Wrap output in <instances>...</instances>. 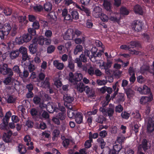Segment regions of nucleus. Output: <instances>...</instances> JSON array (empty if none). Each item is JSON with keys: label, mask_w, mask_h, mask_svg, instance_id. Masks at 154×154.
Listing matches in <instances>:
<instances>
[{"label": "nucleus", "mask_w": 154, "mask_h": 154, "mask_svg": "<svg viewBox=\"0 0 154 154\" xmlns=\"http://www.w3.org/2000/svg\"><path fill=\"white\" fill-rule=\"evenodd\" d=\"M82 33V32L78 29H69L66 32L63 38L66 40H71L75 37V35L78 37Z\"/></svg>", "instance_id": "obj_1"}, {"label": "nucleus", "mask_w": 154, "mask_h": 154, "mask_svg": "<svg viewBox=\"0 0 154 154\" xmlns=\"http://www.w3.org/2000/svg\"><path fill=\"white\" fill-rule=\"evenodd\" d=\"M147 122V130L148 132L151 133L154 131V115L152 114L149 117L145 119Z\"/></svg>", "instance_id": "obj_2"}, {"label": "nucleus", "mask_w": 154, "mask_h": 154, "mask_svg": "<svg viewBox=\"0 0 154 154\" xmlns=\"http://www.w3.org/2000/svg\"><path fill=\"white\" fill-rule=\"evenodd\" d=\"M82 78V75L80 73H75L74 75L73 73L70 72L69 74V80L73 84H75L76 81H81Z\"/></svg>", "instance_id": "obj_3"}, {"label": "nucleus", "mask_w": 154, "mask_h": 154, "mask_svg": "<svg viewBox=\"0 0 154 154\" xmlns=\"http://www.w3.org/2000/svg\"><path fill=\"white\" fill-rule=\"evenodd\" d=\"M11 27L9 24L6 23L2 26L0 34L1 39H3L5 35H7L11 30Z\"/></svg>", "instance_id": "obj_4"}, {"label": "nucleus", "mask_w": 154, "mask_h": 154, "mask_svg": "<svg viewBox=\"0 0 154 154\" xmlns=\"http://www.w3.org/2000/svg\"><path fill=\"white\" fill-rule=\"evenodd\" d=\"M0 72L4 75L8 74L9 75L12 76L13 75L11 69L8 68V65L6 64L0 65Z\"/></svg>", "instance_id": "obj_5"}, {"label": "nucleus", "mask_w": 154, "mask_h": 154, "mask_svg": "<svg viewBox=\"0 0 154 154\" xmlns=\"http://www.w3.org/2000/svg\"><path fill=\"white\" fill-rule=\"evenodd\" d=\"M59 109V107L57 106L56 103L49 102L47 105V110L51 113H53L54 111L58 112Z\"/></svg>", "instance_id": "obj_6"}, {"label": "nucleus", "mask_w": 154, "mask_h": 154, "mask_svg": "<svg viewBox=\"0 0 154 154\" xmlns=\"http://www.w3.org/2000/svg\"><path fill=\"white\" fill-rule=\"evenodd\" d=\"M136 89H137V91L141 94H147L151 93L150 88L145 85H143L142 88L137 87Z\"/></svg>", "instance_id": "obj_7"}, {"label": "nucleus", "mask_w": 154, "mask_h": 154, "mask_svg": "<svg viewBox=\"0 0 154 154\" xmlns=\"http://www.w3.org/2000/svg\"><path fill=\"white\" fill-rule=\"evenodd\" d=\"M147 141L145 139H143L142 142V144H140L138 146V154H144L140 151L142 150V149L144 151H146L149 147L148 146Z\"/></svg>", "instance_id": "obj_8"}, {"label": "nucleus", "mask_w": 154, "mask_h": 154, "mask_svg": "<svg viewBox=\"0 0 154 154\" xmlns=\"http://www.w3.org/2000/svg\"><path fill=\"white\" fill-rule=\"evenodd\" d=\"M58 105L59 108L58 111L59 110L61 111V112H60L57 116V117L60 120H62L64 119L66 117V115L64 112L65 111V108L63 106H60L59 103H58Z\"/></svg>", "instance_id": "obj_9"}, {"label": "nucleus", "mask_w": 154, "mask_h": 154, "mask_svg": "<svg viewBox=\"0 0 154 154\" xmlns=\"http://www.w3.org/2000/svg\"><path fill=\"white\" fill-rule=\"evenodd\" d=\"M143 24L142 22L139 20L134 21L132 25V29L135 31H140L141 29Z\"/></svg>", "instance_id": "obj_10"}, {"label": "nucleus", "mask_w": 154, "mask_h": 154, "mask_svg": "<svg viewBox=\"0 0 154 154\" xmlns=\"http://www.w3.org/2000/svg\"><path fill=\"white\" fill-rule=\"evenodd\" d=\"M153 99V95L151 93L149 96H142L141 97L140 100V103L142 104H146L152 101Z\"/></svg>", "instance_id": "obj_11"}, {"label": "nucleus", "mask_w": 154, "mask_h": 154, "mask_svg": "<svg viewBox=\"0 0 154 154\" xmlns=\"http://www.w3.org/2000/svg\"><path fill=\"white\" fill-rule=\"evenodd\" d=\"M152 68L149 69V67L148 66L146 65H143L140 68V72L142 73H143L149 69V71L151 73L153 74L154 75V61L153 62L152 66H151Z\"/></svg>", "instance_id": "obj_12"}, {"label": "nucleus", "mask_w": 154, "mask_h": 154, "mask_svg": "<svg viewBox=\"0 0 154 154\" xmlns=\"http://www.w3.org/2000/svg\"><path fill=\"white\" fill-rule=\"evenodd\" d=\"M44 40L45 37L42 36H40L33 39L32 42L36 45L38 44L41 45H43L44 44Z\"/></svg>", "instance_id": "obj_13"}, {"label": "nucleus", "mask_w": 154, "mask_h": 154, "mask_svg": "<svg viewBox=\"0 0 154 154\" xmlns=\"http://www.w3.org/2000/svg\"><path fill=\"white\" fill-rule=\"evenodd\" d=\"M24 141L26 143V145L29 146L30 145V146H29L28 148L29 149H32L33 148V143L31 142V138L29 135H26L23 138Z\"/></svg>", "instance_id": "obj_14"}, {"label": "nucleus", "mask_w": 154, "mask_h": 154, "mask_svg": "<svg viewBox=\"0 0 154 154\" xmlns=\"http://www.w3.org/2000/svg\"><path fill=\"white\" fill-rule=\"evenodd\" d=\"M53 64L55 67L59 70L63 69L64 67L63 63H60L59 60H55L53 61Z\"/></svg>", "instance_id": "obj_15"}, {"label": "nucleus", "mask_w": 154, "mask_h": 154, "mask_svg": "<svg viewBox=\"0 0 154 154\" xmlns=\"http://www.w3.org/2000/svg\"><path fill=\"white\" fill-rule=\"evenodd\" d=\"M86 93L88 94V97L91 98H93L94 96V91L93 89H90L88 86H86L85 87L84 90Z\"/></svg>", "instance_id": "obj_16"}, {"label": "nucleus", "mask_w": 154, "mask_h": 154, "mask_svg": "<svg viewBox=\"0 0 154 154\" xmlns=\"http://www.w3.org/2000/svg\"><path fill=\"white\" fill-rule=\"evenodd\" d=\"M12 134V132L9 131L7 133H5L3 134V139L6 142H9L10 141V137Z\"/></svg>", "instance_id": "obj_17"}, {"label": "nucleus", "mask_w": 154, "mask_h": 154, "mask_svg": "<svg viewBox=\"0 0 154 154\" xmlns=\"http://www.w3.org/2000/svg\"><path fill=\"white\" fill-rule=\"evenodd\" d=\"M38 86L43 87L45 88H49L50 87V83L49 82V79L48 78H46L45 81L42 82L39 85V84H37Z\"/></svg>", "instance_id": "obj_18"}, {"label": "nucleus", "mask_w": 154, "mask_h": 154, "mask_svg": "<svg viewBox=\"0 0 154 154\" xmlns=\"http://www.w3.org/2000/svg\"><path fill=\"white\" fill-rule=\"evenodd\" d=\"M63 100L64 101V105L67 106V105L66 104V103H72L73 100V98L69 95L66 94L64 95L63 96Z\"/></svg>", "instance_id": "obj_19"}, {"label": "nucleus", "mask_w": 154, "mask_h": 154, "mask_svg": "<svg viewBox=\"0 0 154 154\" xmlns=\"http://www.w3.org/2000/svg\"><path fill=\"white\" fill-rule=\"evenodd\" d=\"M75 121L78 124L81 123L82 122L83 116L80 112H77L75 116Z\"/></svg>", "instance_id": "obj_20"}, {"label": "nucleus", "mask_w": 154, "mask_h": 154, "mask_svg": "<svg viewBox=\"0 0 154 154\" xmlns=\"http://www.w3.org/2000/svg\"><path fill=\"white\" fill-rule=\"evenodd\" d=\"M11 42H8L7 44H6L4 43H2L1 45V47L2 48V51L5 52H7L9 51L10 48V45Z\"/></svg>", "instance_id": "obj_21"}, {"label": "nucleus", "mask_w": 154, "mask_h": 154, "mask_svg": "<svg viewBox=\"0 0 154 154\" xmlns=\"http://www.w3.org/2000/svg\"><path fill=\"white\" fill-rule=\"evenodd\" d=\"M18 18L19 23L22 26L26 25L28 22V21L26 20L25 16H19L18 17Z\"/></svg>", "instance_id": "obj_22"}, {"label": "nucleus", "mask_w": 154, "mask_h": 154, "mask_svg": "<svg viewBox=\"0 0 154 154\" xmlns=\"http://www.w3.org/2000/svg\"><path fill=\"white\" fill-rule=\"evenodd\" d=\"M19 54V51H18L14 50L10 53V57L11 59H14L18 57Z\"/></svg>", "instance_id": "obj_23"}, {"label": "nucleus", "mask_w": 154, "mask_h": 154, "mask_svg": "<svg viewBox=\"0 0 154 154\" xmlns=\"http://www.w3.org/2000/svg\"><path fill=\"white\" fill-rule=\"evenodd\" d=\"M77 113L76 110H74L71 107L69 108L68 110V116L70 118H73L75 114Z\"/></svg>", "instance_id": "obj_24"}, {"label": "nucleus", "mask_w": 154, "mask_h": 154, "mask_svg": "<svg viewBox=\"0 0 154 154\" xmlns=\"http://www.w3.org/2000/svg\"><path fill=\"white\" fill-rule=\"evenodd\" d=\"M22 36L23 43L29 42L32 38L31 36L28 33L24 34Z\"/></svg>", "instance_id": "obj_25"}, {"label": "nucleus", "mask_w": 154, "mask_h": 154, "mask_svg": "<svg viewBox=\"0 0 154 154\" xmlns=\"http://www.w3.org/2000/svg\"><path fill=\"white\" fill-rule=\"evenodd\" d=\"M37 46L35 44L33 43L32 44L30 45L29 47V49L30 52L32 54H34L36 51Z\"/></svg>", "instance_id": "obj_26"}, {"label": "nucleus", "mask_w": 154, "mask_h": 154, "mask_svg": "<svg viewBox=\"0 0 154 154\" xmlns=\"http://www.w3.org/2000/svg\"><path fill=\"white\" fill-rule=\"evenodd\" d=\"M62 15L64 20H71L70 15L68 13L67 10H63Z\"/></svg>", "instance_id": "obj_27"}, {"label": "nucleus", "mask_w": 154, "mask_h": 154, "mask_svg": "<svg viewBox=\"0 0 154 154\" xmlns=\"http://www.w3.org/2000/svg\"><path fill=\"white\" fill-rule=\"evenodd\" d=\"M131 115L137 120L140 121L141 119V116L138 110H137L132 112Z\"/></svg>", "instance_id": "obj_28"}, {"label": "nucleus", "mask_w": 154, "mask_h": 154, "mask_svg": "<svg viewBox=\"0 0 154 154\" xmlns=\"http://www.w3.org/2000/svg\"><path fill=\"white\" fill-rule=\"evenodd\" d=\"M125 93L127 97L130 98L134 96V92L130 88H128L125 90Z\"/></svg>", "instance_id": "obj_29"}, {"label": "nucleus", "mask_w": 154, "mask_h": 154, "mask_svg": "<svg viewBox=\"0 0 154 154\" xmlns=\"http://www.w3.org/2000/svg\"><path fill=\"white\" fill-rule=\"evenodd\" d=\"M103 5L106 10H111L112 8L110 2L107 0H104Z\"/></svg>", "instance_id": "obj_30"}, {"label": "nucleus", "mask_w": 154, "mask_h": 154, "mask_svg": "<svg viewBox=\"0 0 154 154\" xmlns=\"http://www.w3.org/2000/svg\"><path fill=\"white\" fill-rule=\"evenodd\" d=\"M85 87L83 84L82 82H80L76 86L77 89L80 92H82L83 91Z\"/></svg>", "instance_id": "obj_31"}, {"label": "nucleus", "mask_w": 154, "mask_h": 154, "mask_svg": "<svg viewBox=\"0 0 154 154\" xmlns=\"http://www.w3.org/2000/svg\"><path fill=\"white\" fill-rule=\"evenodd\" d=\"M30 77L32 81L34 82H40L39 79L37 78V75L35 72H32L31 73Z\"/></svg>", "instance_id": "obj_32"}, {"label": "nucleus", "mask_w": 154, "mask_h": 154, "mask_svg": "<svg viewBox=\"0 0 154 154\" xmlns=\"http://www.w3.org/2000/svg\"><path fill=\"white\" fill-rule=\"evenodd\" d=\"M125 99L124 94L122 93L119 94L117 96V102L120 103L123 102L124 101Z\"/></svg>", "instance_id": "obj_33"}, {"label": "nucleus", "mask_w": 154, "mask_h": 154, "mask_svg": "<svg viewBox=\"0 0 154 154\" xmlns=\"http://www.w3.org/2000/svg\"><path fill=\"white\" fill-rule=\"evenodd\" d=\"M114 112V109L112 108H108L107 109L108 116H109L110 119H111L113 118L112 115Z\"/></svg>", "instance_id": "obj_34"}, {"label": "nucleus", "mask_w": 154, "mask_h": 154, "mask_svg": "<svg viewBox=\"0 0 154 154\" xmlns=\"http://www.w3.org/2000/svg\"><path fill=\"white\" fill-rule=\"evenodd\" d=\"M82 49L83 47L82 46L80 45H77L74 50V54L75 55L77 54L78 52L82 51Z\"/></svg>", "instance_id": "obj_35"}, {"label": "nucleus", "mask_w": 154, "mask_h": 154, "mask_svg": "<svg viewBox=\"0 0 154 154\" xmlns=\"http://www.w3.org/2000/svg\"><path fill=\"white\" fill-rule=\"evenodd\" d=\"M74 41L76 44H80L84 42L85 38L84 36H82L81 38H77L75 39Z\"/></svg>", "instance_id": "obj_36"}, {"label": "nucleus", "mask_w": 154, "mask_h": 154, "mask_svg": "<svg viewBox=\"0 0 154 154\" xmlns=\"http://www.w3.org/2000/svg\"><path fill=\"white\" fill-rule=\"evenodd\" d=\"M18 150L21 154H23L26 152V150L24 146L22 145H20L18 147Z\"/></svg>", "instance_id": "obj_37"}, {"label": "nucleus", "mask_w": 154, "mask_h": 154, "mask_svg": "<svg viewBox=\"0 0 154 154\" xmlns=\"http://www.w3.org/2000/svg\"><path fill=\"white\" fill-rule=\"evenodd\" d=\"M130 48H134L135 47L139 46L140 45V44L138 42L135 41H132L130 43Z\"/></svg>", "instance_id": "obj_38"}, {"label": "nucleus", "mask_w": 154, "mask_h": 154, "mask_svg": "<svg viewBox=\"0 0 154 154\" xmlns=\"http://www.w3.org/2000/svg\"><path fill=\"white\" fill-rule=\"evenodd\" d=\"M61 138L63 141V146L65 147H67L69 144V142H70V140L68 139H66L64 138V137H62Z\"/></svg>", "instance_id": "obj_39"}, {"label": "nucleus", "mask_w": 154, "mask_h": 154, "mask_svg": "<svg viewBox=\"0 0 154 154\" xmlns=\"http://www.w3.org/2000/svg\"><path fill=\"white\" fill-rule=\"evenodd\" d=\"M97 141L100 144L101 148L103 149L106 145V143L102 138H99L97 139Z\"/></svg>", "instance_id": "obj_40"}, {"label": "nucleus", "mask_w": 154, "mask_h": 154, "mask_svg": "<svg viewBox=\"0 0 154 154\" xmlns=\"http://www.w3.org/2000/svg\"><path fill=\"white\" fill-rule=\"evenodd\" d=\"M126 138L122 135H120L117 137V141L119 144L122 143L125 140Z\"/></svg>", "instance_id": "obj_41"}, {"label": "nucleus", "mask_w": 154, "mask_h": 154, "mask_svg": "<svg viewBox=\"0 0 154 154\" xmlns=\"http://www.w3.org/2000/svg\"><path fill=\"white\" fill-rule=\"evenodd\" d=\"M71 15L73 19L77 20L79 18L78 13L76 10H73L71 12Z\"/></svg>", "instance_id": "obj_42"}, {"label": "nucleus", "mask_w": 154, "mask_h": 154, "mask_svg": "<svg viewBox=\"0 0 154 154\" xmlns=\"http://www.w3.org/2000/svg\"><path fill=\"white\" fill-rule=\"evenodd\" d=\"M55 49V47L53 45H50L47 48V52L48 53H51L53 52Z\"/></svg>", "instance_id": "obj_43"}, {"label": "nucleus", "mask_w": 154, "mask_h": 154, "mask_svg": "<svg viewBox=\"0 0 154 154\" xmlns=\"http://www.w3.org/2000/svg\"><path fill=\"white\" fill-rule=\"evenodd\" d=\"M44 8L45 10H51L52 8L51 3L49 2H46L44 5Z\"/></svg>", "instance_id": "obj_44"}, {"label": "nucleus", "mask_w": 154, "mask_h": 154, "mask_svg": "<svg viewBox=\"0 0 154 154\" xmlns=\"http://www.w3.org/2000/svg\"><path fill=\"white\" fill-rule=\"evenodd\" d=\"M101 13V12L99 10H93L92 12L93 16L96 18L100 17Z\"/></svg>", "instance_id": "obj_45"}, {"label": "nucleus", "mask_w": 154, "mask_h": 154, "mask_svg": "<svg viewBox=\"0 0 154 154\" xmlns=\"http://www.w3.org/2000/svg\"><path fill=\"white\" fill-rule=\"evenodd\" d=\"M30 57L27 54H23L22 55V60L21 61V63L22 64H25L24 62L26 61L27 60H29Z\"/></svg>", "instance_id": "obj_46"}, {"label": "nucleus", "mask_w": 154, "mask_h": 154, "mask_svg": "<svg viewBox=\"0 0 154 154\" xmlns=\"http://www.w3.org/2000/svg\"><path fill=\"white\" fill-rule=\"evenodd\" d=\"M50 16V17L51 19V21L52 22H54L57 20V17L54 14V13L53 12H51L49 14Z\"/></svg>", "instance_id": "obj_47"}, {"label": "nucleus", "mask_w": 154, "mask_h": 154, "mask_svg": "<svg viewBox=\"0 0 154 154\" xmlns=\"http://www.w3.org/2000/svg\"><path fill=\"white\" fill-rule=\"evenodd\" d=\"M137 81L139 83L142 84L144 83L145 82L146 79L142 76L140 75L137 77Z\"/></svg>", "instance_id": "obj_48"}, {"label": "nucleus", "mask_w": 154, "mask_h": 154, "mask_svg": "<svg viewBox=\"0 0 154 154\" xmlns=\"http://www.w3.org/2000/svg\"><path fill=\"white\" fill-rule=\"evenodd\" d=\"M106 105V104L105 103H102V106L100 107L99 110L100 111L102 112L103 115L106 116L107 112L106 111L105 109L104 108V107Z\"/></svg>", "instance_id": "obj_49"}, {"label": "nucleus", "mask_w": 154, "mask_h": 154, "mask_svg": "<svg viewBox=\"0 0 154 154\" xmlns=\"http://www.w3.org/2000/svg\"><path fill=\"white\" fill-rule=\"evenodd\" d=\"M106 119L103 116H100L97 119L96 121L98 123L102 124L103 121H106Z\"/></svg>", "instance_id": "obj_50"}, {"label": "nucleus", "mask_w": 154, "mask_h": 154, "mask_svg": "<svg viewBox=\"0 0 154 154\" xmlns=\"http://www.w3.org/2000/svg\"><path fill=\"white\" fill-rule=\"evenodd\" d=\"M15 42L17 44H22L23 43L22 36L17 37L15 40Z\"/></svg>", "instance_id": "obj_51"}, {"label": "nucleus", "mask_w": 154, "mask_h": 154, "mask_svg": "<svg viewBox=\"0 0 154 154\" xmlns=\"http://www.w3.org/2000/svg\"><path fill=\"white\" fill-rule=\"evenodd\" d=\"M98 110L97 109H92V110L91 111H90L89 112H87V114L86 115V117L87 118L88 116H90L91 115H95L96 114Z\"/></svg>", "instance_id": "obj_52"}, {"label": "nucleus", "mask_w": 154, "mask_h": 154, "mask_svg": "<svg viewBox=\"0 0 154 154\" xmlns=\"http://www.w3.org/2000/svg\"><path fill=\"white\" fill-rule=\"evenodd\" d=\"M101 19L103 21H107L108 20L109 18L107 16L101 13L100 17Z\"/></svg>", "instance_id": "obj_53"}, {"label": "nucleus", "mask_w": 154, "mask_h": 154, "mask_svg": "<svg viewBox=\"0 0 154 154\" xmlns=\"http://www.w3.org/2000/svg\"><path fill=\"white\" fill-rule=\"evenodd\" d=\"M97 82L99 85H103L107 83V81L106 80H102L100 79H98L97 81Z\"/></svg>", "instance_id": "obj_54"}, {"label": "nucleus", "mask_w": 154, "mask_h": 154, "mask_svg": "<svg viewBox=\"0 0 154 154\" xmlns=\"http://www.w3.org/2000/svg\"><path fill=\"white\" fill-rule=\"evenodd\" d=\"M19 51L22 55L27 54V49L25 47L23 46L20 47L19 49Z\"/></svg>", "instance_id": "obj_55"}, {"label": "nucleus", "mask_w": 154, "mask_h": 154, "mask_svg": "<svg viewBox=\"0 0 154 154\" xmlns=\"http://www.w3.org/2000/svg\"><path fill=\"white\" fill-rule=\"evenodd\" d=\"M31 9H33L34 10H43V7L40 5L36 4L35 6H31Z\"/></svg>", "instance_id": "obj_56"}, {"label": "nucleus", "mask_w": 154, "mask_h": 154, "mask_svg": "<svg viewBox=\"0 0 154 154\" xmlns=\"http://www.w3.org/2000/svg\"><path fill=\"white\" fill-rule=\"evenodd\" d=\"M92 141V139H90L89 140H87L85 143V147L87 148H89L91 146V142Z\"/></svg>", "instance_id": "obj_57"}, {"label": "nucleus", "mask_w": 154, "mask_h": 154, "mask_svg": "<svg viewBox=\"0 0 154 154\" xmlns=\"http://www.w3.org/2000/svg\"><path fill=\"white\" fill-rule=\"evenodd\" d=\"M29 75L28 72L27 70H24L23 72V74L22 73L20 72L19 74V76L22 78L23 77L26 78Z\"/></svg>", "instance_id": "obj_58"}, {"label": "nucleus", "mask_w": 154, "mask_h": 154, "mask_svg": "<svg viewBox=\"0 0 154 154\" xmlns=\"http://www.w3.org/2000/svg\"><path fill=\"white\" fill-rule=\"evenodd\" d=\"M123 109V107L121 105H119L116 107L115 111L119 113L121 112Z\"/></svg>", "instance_id": "obj_59"}, {"label": "nucleus", "mask_w": 154, "mask_h": 154, "mask_svg": "<svg viewBox=\"0 0 154 154\" xmlns=\"http://www.w3.org/2000/svg\"><path fill=\"white\" fill-rule=\"evenodd\" d=\"M150 109L149 107H146L145 112V114H143L144 117L146 119L148 117H149V116H149L148 115V114L150 112ZM151 116V115H150V116Z\"/></svg>", "instance_id": "obj_60"}, {"label": "nucleus", "mask_w": 154, "mask_h": 154, "mask_svg": "<svg viewBox=\"0 0 154 154\" xmlns=\"http://www.w3.org/2000/svg\"><path fill=\"white\" fill-rule=\"evenodd\" d=\"M93 24L91 21L89 19L87 20L86 23V26L88 28H91L92 27Z\"/></svg>", "instance_id": "obj_61"}, {"label": "nucleus", "mask_w": 154, "mask_h": 154, "mask_svg": "<svg viewBox=\"0 0 154 154\" xmlns=\"http://www.w3.org/2000/svg\"><path fill=\"white\" fill-rule=\"evenodd\" d=\"M122 148V146L120 145L115 144L113 146V149L119 152Z\"/></svg>", "instance_id": "obj_62"}, {"label": "nucleus", "mask_w": 154, "mask_h": 154, "mask_svg": "<svg viewBox=\"0 0 154 154\" xmlns=\"http://www.w3.org/2000/svg\"><path fill=\"white\" fill-rule=\"evenodd\" d=\"M114 2L113 5L114 7H118L120 6L121 3V0H114Z\"/></svg>", "instance_id": "obj_63"}, {"label": "nucleus", "mask_w": 154, "mask_h": 154, "mask_svg": "<svg viewBox=\"0 0 154 154\" xmlns=\"http://www.w3.org/2000/svg\"><path fill=\"white\" fill-rule=\"evenodd\" d=\"M122 118L125 119H128L130 114L126 112H122L121 114Z\"/></svg>", "instance_id": "obj_64"}]
</instances>
